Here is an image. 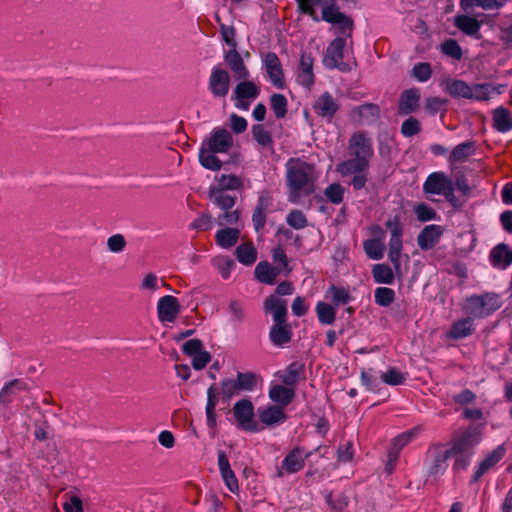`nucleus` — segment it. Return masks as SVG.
<instances>
[{"label": "nucleus", "mask_w": 512, "mask_h": 512, "mask_svg": "<svg viewBox=\"0 0 512 512\" xmlns=\"http://www.w3.org/2000/svg\"><path fill=\"white\" fill-rule=\"evenodd\" d=\"M269 398L276 405L284 408L288 406L295 397V390L293 387L281 384L271 385L269 389Z\"/></svg>", "instance_id": "obj_26"}, {"label": "nucleus", "mask_w": 512, "mask_h": 512, "mask_svg": "<svg viewBox=\"0 0 512 512\" xmlns=\"http://www.w3.org/2000/svg\"><path fill=\"white\" fill-rule=\"evenodd\" d=\"M481 439L480 429L478 427H469L452 442L451 447L447 448V450L455 458L454 470H465L468 467L474 454V448L481 442Z\"/></svg>", "instance_id": "obj_1"}, {"label": "nucleus", "mask_w": 512, "mask_h": 512, "mask_svg": "<svg viewBox=\"0 0 512 512\" xmlns=\"http://www.w3.org/2000/svg\"><path fill=\"white\" fill-rule=\"evenodd\" d=\"M501 306L499 297L495 293H485L482 295H473L466 299L464 310L472 317L485 318L498 310Z\"/></svg>", "instance_id": "obj_5"}, {"label": "nucleus", "mask_w": 512, "mask_h": 512, "mask_svg": "<svg viewBox=\"0 0 512 512\" xmlns=\"http://www.w3.org/2000/svg\"><path fill=\"white\" fill-rule=\"evenodd\" d=\"M271 108L278 119L284 118L287 113V100L282 94H273L270 98Z\"/></svg>", "instance_id": "obj_55"}, {"label": "nucleus", "mask_w": 512, "mask_h": 512, "mask_svg": "<svg viewBox=\"0 0 512 512\" xmlns=\"http://www.w3.org/2000/svg\"><path fill=\"white\" fill-rule=\"evenodd\" d=\"M313 62L314 60L310 54H301L296 72V81L306 89H310L314 84Z\"/></svg>", "instance_id": "obj_21"}, {"label": "nucleus", "mask_w": 512, "mask_h": 512, "mask_svg": "<svg viewBox=\"0 0 512 512\" xmlns=\"http://www.w3.org/2000/svg\"><path fill=\"white\" fill-rule=\"evenodd\" d=\"M440 50L446 56L452 58L453 60H460L462 58L463 52L461 46L454 39H448L444 41L440 45Z\"/></svg>", "instance_id": "obj_52"}, {"label": "nucleus", "mask_w": 512, "mask_h": 512, "mask_svg": "<svg viewBox=\"0 0 512 512\" xmlns=\"http://www.w3.org/2000/svg\"><path fill=\"white\" fill-rule=\"evenodd\" d=\"M260 94L259 87L252 81L240 80L236 85L232 99L238 109L247 111L252 101L258 98Z\"/></svg>", "instance_id": "obj_10"}, {"label": "nucleus", "mask_w": 512, "mask_h": 512, "mask_svg": "<svg viewBox=\"0 0 512 512\" xmlns=\"http://www.w3.org/2000/svg\"><path fill=\"white\" fill-rule=\"evenodd\" d=\"M209 197L221 210H230L236 203L235 196L229 195L221 189L210 188Z\"/></svg>", "instance_id": "obj_39"}, {"label": "nucleus", "mask_w": 512, "mask_h": 512, "mask_svg": "<svg viewBox=\"0 0 512 512\" xmlns=\"http://www.w3.org/2000/svg\"><path fill=\"white\" fill-rule=\"evenodd\" d=\"M443 231L444 230H443L442 226H440V225L431 224V225L425 226L418 234V237H417L418 246L422 250L432 249L433 247H435L438 244V242L443 234Z\"/></svg>", "instance_id": "obj_24"}, {"label": "nucleus", "mask_w": 512, "mask_h": 512, "mask_svg": "<svg viewBox=\"0 0 512 512\" xmlns=\"http://www.w3.org/2000/svg\"><path fill=\"white\" fill-rule=\"evenodd\" d=\"M236 379L241 391H253L257 386L258 376L252 372H238Z\"/></svg>", "instance_id": "obj_53"}, {"label": "nucleus", "mask_w": 512, "mask_h": 512, "mask_svg": "<svg viewBox=\"0 0 512 512\" xmlns=\"http://www.w3.org/2000/svg\"><path fill=\"white\" fill-rule=\"evenodd\" d=\"M312 455L303 447H295L283 459L280 467L277 468L276 475L282 478L286 475L301 471L305 466V461Z\"/></svg>", "instance_id": "obj_6"}, {"label": "nucleus", "mask_w": 512, "mask_h": 512, "mask_svg": "<svg viewBox=\"0 0 512 512\" xmlns=\"http://www.w3.org/2000/svg\"><path fill=\"white\" fill-rule=\"evenodd\" d=\"M235 254L237 260L245 266H251L257 260V250L251 242L239 245Z\"/></svg>", "instance_id": "obj_38"}, {"label": "nucleus", "mask_w": 512, "mask_h": 512, "mask_svg": "<svg viewBox=\"0 0 512 512\" xmlns=\"http://www.w3.org/2000/svg\"><path fill=\"white\" fill-rule=\"evenodd\" d=\"M445 90L454 98L469 99L471 86L463 80L448 79L444 82Z\"/></svg>", "instance_id": "obj_33"}, {"label": "nucleus", "mask_w": 512, "mask_h": 512, "mask_svg": "<svg viewBox=\"0 0 512 512\" xmlns=\"http://www.w3.org/2000/svg\"><path fill=\"white\" fill-rule=\"evenodd\" d=\"M239 236V229L226 227L217 231L215 241L220 247L229 249L237 243Z\"/></svg>", "instance_id": "obj_34"}, {"label": "nucleus", "mask_w": 512, "mask_h": 512, "mask_svg": "<svg viewBox=\"0 0 512 512\" xmlns=\"http://www.w3.org/2000/svg\"><path fill=\"white\" fill-rule=\"evenodd\" d=\"M318 320L321 324L331 325L336 319V308L325 302H318L315 307Z\"/></svg>", "instance_id": "obj_43"}, {"label": "nucleus", "mask_w": 512, "mask_h": 512, "mask_svg": "<svg viewBox=\"0 0 512 512\" xmlns=\"http://www.w3.org/2000/svg\"><path fill=\"white\" fill-rule=\"evenodd\" d=\"M281 273L280 267H275L266 261L259 262L255 268V277L261 283L272 285Z\"/></svg>", "instance_id": "obj_32"}, {"label": "nucleus", "mask_w": 512, "mask_h": 512, "mask_svg": "<svg viewBox=\"0 0 512 512\" xmlns=\"http://www.w3.org/2000/svg\"><path fill=\"white\" fill-rule=\"evenodd\" d=\"M414 212L416 217L421 222H427L431 220H435L437 218L436 211L425 203L417 204L414 207Z\"/></svg>", "instance_id": "obj_58"}, {"label": "nucleus", "mask_w": 512, "mask_h": 512, "mask_svg": "<svg viewBox=\"0 0 512 512\" xmlns=\"http://www.w3.org/2000/svg\"><path fill=\"white\" fill-rule=\"evenodd\" d=\"M452 184V179L444 172H433L423 183V191L426 194L442 195Z\"/></svg>", "instance_id": "obj_18"}, {"label": "nucleus", "mask_w": 512, "mask_h": 512, "mask_svg": "<svg viewBox=\"0 0 512 512\" xmlns=\"http://www.w3.org/2000/svg\"><path fill=\"white\" fill-rule=\"evenodd\" d=\"M268 200L263 196L258 198V203L253 211L252 222L256 231H259L266 223V210L268 208Z\"/></svg>", "instance_id": "obj_44"}, {"label": "nucleus", "mask_w": 512, "mask_h": 512, "mask_svg": "<svg viewBox=\"0 0 512 512\" xmlns=\"http://www.w3.org/2000/svg\"><path fill=\"white\" fill-rule=\"evenodd\" d=\"M298 3V7L301 12L308 14L312 17L315 15V6L328 7L330 5H335V0H296Z\"/></svg>", "instance_id": "obj_49"}, {"label": "nucleus", "mask_w": 512, "mask_h": 512, "mask_svg": "<svg viewBox=\"0 0 512 512\" xmlns=\"http://www.w3.org/2000/svg\"><path fill=\"white\" fill-rule=\"evenodd\" d=\"M475 152V144L473 141H466L456 145L451 151L448 161L451 165L465 161Z\"/></svg>", "instance_id": "obj_35"}, {"label": "nucleus", "mask_w": 512, "mask_h": 512, "mask_svg": "<svg viewBox=\"0 0 512 512\" xmlns=\"http://www.w3.org/2000/svg\"><path fill=\"white\" fill-rule=\"evenodd\" d=\"M348 150L351 159L343 161L346 171L361 170L369 168V163L374 155L372 140L366 132L358 131L351 135L348 143Z\"/></svg>", "instance_id": "obj_2"}, {"label": "nucleus", "mask_w": 512, "mask_h": 512, "mask_svg": "<svg viewBox=\"0 0 512 512\" xmlns=\"http://www.w3.org/2000/svg\"><path fill=\"white\" fill-rule=\"evenodd\" d=\"M454 25L465 35L480 39L481 22L472 16L457 15L454 18Z\"/></svg>", "instance_id": "obj_31"}, {"label": "nucleus", "mask_w": 512, "mask_h": 512, "mask_svg": "<svg viewBox=\"0 0 512 512\" xmlns=\"http://www.w3.org/2000/svg\"><path fill=\"white\" fill-rule=\"evenodd\" d=\"M218 186L213 187L214 189L226 190H239L243 187L242 180L235 175L222 174L218 179Z\"/></svg>", "instance_id": "obj_48"}, {"label": "nucleus", "mask_w": 512, "mask_h": 512, "mask_svg": "<svg viewBox=\"0 0 512 512\" xmlns=\"http://www.w3.org/2000/svg\"><path fill=\"white\" fill-rule=\"evenodd\" d=\"M420 92L416 88L405 90L399 100L398 113L400 115H409L415 112L419 107Z\"/></svg>", "instance_id": "obj_27"}, {"label": "nucleus", "mask_w": 512, "mask_h": 512, "mask_svg": "<svg viewBox=\"0 0 512 512\" xmlns=\"http://www.w3.org/2000/svg\"><path fill=\"white\" fill-rule=\"evenodd\" d=\"M126 245V239L120 233L114 234L107 239V248L112 253H121Z\"/></svg>", "instance_id": "obj_62"}, {"label": "nucleus", "mask_w": 512, "mask_h": 512, "mask_svg": "<svg viewBox=\"0 0 512 512\" xmlns=\"http://www.w3.org/2000/svg\"><path fill=\"white\" fill-rule=\"evenodd\" d=\"M262 63L272 85L278 89H283L285 87L284 72L277 54L274 52L264 54Z\"/></svg>", "instance_id": "obj_14"}, {"label": "nucleus", "mask_w": 512, "mask_h": 512, "mask_svg": "<svg viewBox=\"0 0 512 512\" xmlns=\"http://www.w3.org/2000/svg\"><path fill=\"white\" fill-rule=\"evenodd\" d=\"M360 378L361 384L366 388V390L371 392L378 391L380 382L374 375V370L372 368L368 370H361Z\"/></svg>", "instance_id": "obj_56"}, {"label": "nucleus", "mask_w": 512, "mask_h": 512, "mask_svg": "<svg viewBox=\"0 0 512 512\" xmlns=\"http://www.w3.org/2000/svg\"><path fill=\"white\" fill-rule=\"evenodd\" d=\"M257 414L260 421L266 426H277L283 424L287 420L284 408L278 405H268L259 407Z\"/></svg>", "instance_id": "obj_20"}, {"label": "nucleus", "mask_w": 512, "mask_h": 512, "mask_svg": "<svg viewBox=\"0 0 512 512\" xmlns=\"http://www.w3.org/2000/svg\"><path fill=\"white\" fill-rule=\"evenodd\" d=\"M263 310L271 314L274 323L287 322V301L276 295H270L264 301Z\"/></svg>", "instance_id": "obj_19"}, {"label": "nucleus", "mask_w": 512, "mask_h": 512, "mask_svg": "<svg viewBox=\"0 0 512 512\" xmlns=\"http://www.w3.org/2000/svg\"><path fill=\"white\" fill-rule=\"evenodd\" d=\"M450 457L452 456L447 447L442 444H436L429 448L424 462L427 481H436L445 474Z\"/></svg>", "instance_id": "obj_4"}, {"label": "nucleus", "mask_w": 512, "mask_h": 512, "mask_svg": "<svg viewBox=\"0 0 512 512\" xmlns=\"http://www.w3.org/2000/svg\"><path fill=\"white\" fill-rule=\"evenodd\" d=\"M345 46L346 40L344 37H337L328 45L323 58V64L326 68L346 70V65L343 63Z\"/></svg>", "instance_id": "obj_12"}, {"label": "nucleus", "mask_w": 512, "mask_h": 512, "mask_svg": "<svg viewBox=\"0 0 512 512\" xmlns=\"http://www.w3.org/2000/svg\"><path fill=\"white\" fill-rule=\"evenodd\" d=\"M292 338V329L287 322L274 323L269 331V339L273 345L283 347Z\"/></svg>", "instance_id": "obj_30"}, {"label": "nucleus", "mask_w": 512, "mask_h": 512, "mask_svg": "<svg viewBox=\"0 0 512 512\" xmlns=\"http://www.w3.org/2000/svg\"><path fill=\"white\" fill-rule=\"evenodd\" d=\"M224 60L237 81L246 80L250 77V72L237 49H229L224 55Z\"/></svg>", "instance_id": "obj_23"}, {"label": "nucleus", "mask_w": 512, "mask_h": 512, "mask_svg": "<svg viewBox=\"0 0 512 512\" xmlns=\"http://www.w3.org/2000/svg\"><path fill=\"white\" fill-rule=\"evenodd\" d=\"M324 194L333 204H340L343 201L344 188L338 183H333L325 189Z\"/></svg>", "instance_id": "obj_61"}, {"label": "nucleus", "mask_w": 512, "mask_h": 512, "mask_svg": "<svg viewBox=\"0 0 512 512\" xmlns=\"http://www.w3.org/2000/svg\"><path fill=\"white\" fill-rule=\"evenodd\" d=\"M506 453L505 446L499 445L478 464L472 476V482H477L486 472L492 469Z\"/></svg>", "instance_id": "obj_22"}, {"label": "nucleus", "mask_w": 512, "mask_h": 512, "mask_svg": "<svg viewBox=\"0 0 512 512\" xmlns=\"http://www.w3.org/2000/svg\"><path fill=\"white\" fill-rule=\"evenodd\" d=\"M254 139L262 146H268L272 143V137L263 125L257 124L252 127Z\"/></svg>", "instance_id": "obj_63"}, {"label": "nucleus", "mask_w": 512, "mask_h": 512, "mask_svg": "<svg viewBox=\"0 0 512 512\" xmlns=\"http://www.w3.org/2000/svg\"><path fill=\"white\" fill-rule=\"evenodd\" d=\"M375 303L382 307L391 305L395 299V292L388 287H378L374 292Z\"/></svg>", "instance_id": "obj_51"}, {"label": "nucleus", "mask_w": 512, "mask_h": 512, "mask_svg": "<svg viewBox=\"0 0 512 512\" xmlns=\"http://www.w3.org/2000/svg\"><path fill=\"white\" fill-rule=\"evenodd\" d=\"M474 332V320L468 315L452 323L447 337L453 340H460L472 335Z\"/></svg>", "instance_id": "obj_28"}, {"label": "nucleus", "mask_w": 512, "mask_h": 512, "mask_svg": "<svg viewBox=\"0 0 512 512\" xmlns=\"http://www.w3.org/2000/svg\"><path fill=\"white\" fill-rule=\"evenodd\" d=\"M217 152H214L204 146L201 145L199 150V161L201 165L209 170L218 171L222 167V162L215 155Z\"/></svg>", "instance_id": "obj_40"}, {"label": "nucleus", "mask_w": 512, "mask_h": 512, "mask_svg": "<svg viewBox=\"0 0 512 512\" xmlns=\"http://www.w3.org/2000/svg\"><path fill=\"white\" fill-rule=\"evenodd\" d=\"M493 126L502 133L512 129V118L510 112L504 107H498L493 112Z\"/></svg>", "instance_id": "obj_36"}, {"label": "nucleus", "mask_w": 512, "mask_h": 512, "mask_svg": "<svg viewBox=\"0 0 512 512\" xmlns=\"http://www.w3.org/2000/svg\"><path fill=\"white\" fill-rule=\"evenodd\" d=\"M299 369L300 366L298 364H290L281 376L282 382L287 386L293 387L298 381Z\"/></svg>", "instance_id": "obj_64"}, {"label": "nucleus", "mask_w": 512, "mask_h": 512, "mask_svg": "<svg viewBox=\"0 0 512 512\" xmlns=\"http://www.w3.org/2000/svg\"><path fill=\"white\" fill-rule=\"evenodd\" d=\"M322 19L335 26L338 37L350 36L353 29V20L342 13L336 5L322 8Z\"/></svg>", "instance_id": "obj_9"}, {"label": "nucleus", "mask_w": 512, "mask_h": 512, "mask_svg": "<svg viewBox=\"0 0 512 512\" xmlns=\"http://www.w3.org/2000/svg\"><path fill=\"white\" fill-rule=\"evenodd\" d=\"M27 389L26 383L22 380L15 379L7 383L0 392V400L4 403L12 401L13 397L21 391Z\"/></svg>", "instance_id": "obj_41"}, {"label": "nucleus", "mask_w": 512, "mask_h": 512, "mask_svg": "<svg viewBox=\"0 0 512 512\" xmlns=\"http://www.w3.org/2000/svg\"><path fill=\"white\" fill-rule=\"evenodd\" d=\"M412 76L419 82H426L431 78L432 68L429 63L420 62L414 65Z\"/></svg>", "instance_id": "obj_57"}, {"label": "nucleus", "mask_w": 512, "mask_h": 512, "mask_svg": "<svg viewBox=\"0 0 512 512\" xmlns=\"http://www.w3.org/2000/svg\"><path fill=\"white\" fill-rule=\"evenodd\" d=\"M180 313V305L176 297L165 295L158 300L157 315L160 322H174Z\"/></svg>", "instance_id": "obj_17"}, {"label": "nucleus", "mask_w": 512, "mask_h": 512, "mask_svg": "<svg viewBox=\"0 0 512 512\" xmlns=\"http://www.w3.org/2000/svg\"><path fill=\"white\" fill-rule=\"evenodd\" d=\"M218 388L215 384L211 385L207 390L206 417L207 425L214 427L216 425V405L218 402Z\"/></svg>", "instance_id": "obj_37"}, {"label": "nucleus", "mask_w": 512, "mask_h": 512, "mask_svg": "<svg viewBox=\"0 0 512 512\" xmlns=\"http://www.w3.org/2000/svg\"><path fill=\"white\" fill-rule=\"evenodd\" d=\"M287 183L289 186V201L296 202L300 191L305 189L310 180L312 166L300 160L291 159L286 164Z\"/></svg>", "instance_id": "obj_3"}, {"label": "nucleus", "mask_w": 512, "mask_h": 512, "mask_svg": "<svg viewBox=\"0 0 512 512\" xmlns=\"http://www.w3.org/2000/svg\"><path fill=\"white\" fill-rule=\"evenodd\" d=\"M337 171L342 176L354 175L353 179L351 181V184L354 189L360 190L365 187L366 182H367L368 168H363L361 170H355V171H350V170L346 171V169L344 168V163H340L337 167Z\"/></svg>", "instance_id": "obj_42"}, {"label": "nucleus", "mask_w": 512, "mask_h": 512, "mask_svg": "<svg viewBox=\"0 0 512 512\" xmlns=\"http://www.w3.org/2000/svg\"><path fill=\"white\" fill-rule=\"evenodd\" d=\"M372 275L374 281L379 284H392L394 281L393 270L386 264H375Z\"/></svg>", "instance_id": "obj_46"}, {"label": "nucleus", "mask_w": 512, "mask_h": 512, "mask_svg": "<svg viewBox=\"0 0 512 512\" xmlns=\"http://www.w3.org/2000/svg\"><path fill=\"white\" fill-rule=\"evenodd\" d=\"M489 258L493 267L506 269L512 264V249L504 243L498 244L491 250Z\"/></svg>", "instance_id": "obj_29"}, {"label": "nucleus", "mask_w": 512, "mask_h": 512, "mask_svg": "<svg viewBox=\"0 0 512 512\" xmlns=\"http://www.w3.org/2000/svg\"><path fill=\"white\" fill-rule=\"evenodd\" d=\"M363 247L367 256L373 260H379L384 254V244L379 239H368L364 241Z\"/></svg>", "instance_id": "obj_47"}, {"label": "nucleus", "mask_w": 512, "mask_h": 512, "mask_svg": "<svg viewBox=\"0 0 512 512\" xmlns=\"http://www.w3.org/2000/svg\"><path fill=\"white\" fill-rule=\"evenodd\" d=\"M287 224L294 229H303L307 226L308 221L300 210H292L286 217Z\"/></svg>", "instance_id": "obj_59"}, {"label": "nucleus", "mask_w": 512, "mask_h": 512, "mask_svg": "<svg viewBox=\"0 0 512 512\" xmlns=\"http://www.w3.org/2000/svg\"><path fill=\"white\" fill-rule=\"evenodd\" d=\"M233 415L238 426L248 432H259L261 428L254 419V405L248 399H242L234 404Z\"/></svg>", "instance_id": "obj_8"}, {"label": "nucleus", "mask_w": 512, "mask_h": 512, "mask_svg": "<svg viewBox=\"0 0 512 512\" xmlns=\"http://www.w3.org/2000/svg\"><path fill=\"white\" fill-rule=\"evenodd\" d=\"M327 295L330 296L336 306L345 305L351 300L349 291L342 287L331 286L327 291Z\"/></svg>", "instance_id": "obj_54"}, {"label": "nucleus", "mask_w": 512, "mask_h": 512, "mask_svg": "<svg viewBox=\"0 0 512 512\" xmlns=\"http://www.w3.org/2000/svg\"><path fill=\"white\" fill-rule=\"evenodd\" d=\"M312 108L318 117L326 122H332L340 109V104L330 92L325 91L316 98Z\"/></svg>", "instance_id": "obj_13"}, {"label": "nucleus", "mask_w": 512, "mask_h": 512, "mask_svg": "<svg viewBox=\"0 0 512 512\" xmlns=\"http://www.w3.org/2000/svg\"><path fill=\"white\" fill-rule=\"evenodd\" d=\"M232 145L233 137L231 133L221 127L213 129L202 143V146L219 153L228 152Z\"/></svg>", "instance_id": "obj_15"}, {"label": "nucleus", "mask_w": 512, "mask_h": 512, "mask_svg": "<svg viewBox=\"0 0 512 512\" xmlns=\"http://www.w3.org/2000/svg\"><path fill=\"white\" fill-rule=\"evenodd\" d=\"M380 117V108L377 104L366 103L354 107L350 111V118L354 122L362 125L375 123Z\"/></svg>", "instance_id": "obj_16"}, {"label": "nucleus", "mask_w": 512, "mask_h": 512, "mask_svg": "<svg viewBox=\"0 0 512 512\" xmlns=\"http://www.w3.org/2000/svg\"><path fill=\"white\" fill-rule=\"evenodd\" d=\"M386 227L391 233L389 240L388 258L396 269L400 267V255L403 247L402 236L403 229L398 216H394L386 221Z\"/></svg>", "instance_id": "obj_7"}, {"label": "nucleus", "mask_w": 512, "mask_h": 512, "mask_svg": "<svg viewBox=\"0 0 512 512\" xmlns=\"http://www.w3.org/2000/svg\"><path fill=\"white\" fill-rule=\"evenodd\" d=\"M407 375L402 373L395 367H390L387 371L381 374L382 381L391 386L402 385L406 381Z\"/></svg>", "instance_id": "obj_50"}, {"label": "nucleus", "mask_w": 512, "mask_h": 512, "mask_svg": "<svg viewBox=\"0 0 512 512\" xmlns=\"http://www.w3.org/2000/svg\"><path fill=\"white\" fill-rule=\"evenodd\" d=\"M421 131V124L418 119L409 117L401 125V133L404 137H412Z\"/></svg>", "instance_id": "obj_60"}, {"label": "nucleus", "mask_w": 512, "mask_h": 512, "mask_svg": "<svg viewBox=\"0 0 512 512\" xmlns=\"http://www.w3.org/2000/svg\"><path fill=\"white\" fill-rule=\"evenodd\" d=\"M230 87L229 73L219 65L212 68L208 79V89L216 98H225Z\"/></svg>", "instance_id": "obj_11"}, {"label": "nucleus", "mask_w": 512, "mask_h": 512, "mask_svg": "<svg viewBox=\"0 0 512 512\" xmlns=\"http://www.w3.org/2000/svg\"><path fill=\"white\" fill-rule=\"evenodd\" d=\"M423 428L422 426H416L410 430H407L397 437L394 438L392 444V450L400 452V450L405 447L408 443H410L413 439H415L421 432Z\"/></svg>", "instance_id": "obj_45"}, {"label": "nucleus", "mask_w": 512, "mask_h": 512, "mask_svg": "<svg viewBox=\"0 0 512 512\" xmlns=\"http://www.w3.org/2000/svg\"><path fill=\"white\" fill-rule=\"evenodd\" d=\"M505 90L503 84L479 83L471 86L470 100L488 101L495 95H501Z\"/></svg>", "instance_id": "obj_25"}]
</instances>
